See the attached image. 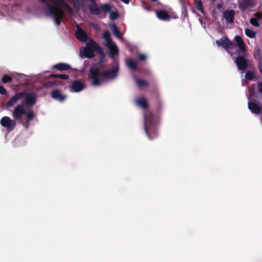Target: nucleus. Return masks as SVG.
<instances>
[{"instance_id": "obj_1", "label": "nucleus", "mask_w": 262, "mask_h": 262, "mask_svg": "<svg viewBox=\"0 0 262 262\" xmlns=\"http://www.w3.org/2000/svg\"><path fill=\"white\" fill-rule=\"evenodd\" d=\"M21 93L24 94L23 97H25V98L14 107L12 115L15 120L28 128L29 122L34 119L35 115L32 110H26L25 106L27 108L33 106L36 102V96L33 93L25 91Z\"/></svg>"}, {"instance_id": "obj_2", "label": "nucleus", "mask_w": 262, "mask_h": 262, "mask_svg": "<svg viewBox=\"0 0 262 262\" xmlns=\"http://www.w3.org/2000/svg\"><path fill=\"white\" fill-rule=\"evenodd\" d=\"M118 70L119 67L117 66L113 67L110 70L100 73L98 67L97 66L93 65L90 69L89 77L92 80V85L93 86H98L101 84V81L100 79V75L104 79L113 80L117 76Z\"/></svg>"}, {"instance_id": "obj_3", "label": "nucleus", "mask_w": 262, "mask_h": 262, "mask_svg": "<svg viewBox=\"0 0 262 262\" xmlns=\"http://www.w3.org/2000/svg\"><path fill=\"white\" fill-rule=\"evenodd\" d=\"M144 126L146 136L149 140H152L158 136L157 123L151 113L144 115Z\"/></svg>"}, {"instance_id": "obj_4", "label": "nucleus", "mask_w": 262, "mask_h": 262, "mask_svg": "<svg viewBox=\"0 0 262 262\" xmlns=\"http://www.w3.org/2000/svg\"><path fill=\"white\" fill-rule=\"evenodd\" d=\"M94 51H96L102 57L104 56V53L102 48L93 39H90L86 43V46L83 49V54L84 57L93 58L95 55Z\"/></svg>"}, {"instance_id": "obj_5", "label": "nucleus", "mask_w": 262, "mask_h": 262, "mask_svg": "<svg viewBox=\"0 0 262 262\" xmlns=\"http://www.w3.org/2000/svg\"><path fill=\"white\" fill-rule=\"evenodd\" d=\"M39 1L48 6V11L50 15L52 16L55 21L56 25H60L63 21V18L64 16V13L60 8L56 5L49 3L47 0H39Z\"/></svg>"}, {"instance_id": "obj_6", "label": "nucleus", "mask_w": 262, "mask_h": 262, "mask_svg": "<svg viewBox=\"0 0 262 262\" xmlns=\"http://www.w3.org/2000/svg\"><path fill=\"white\" fill-rule=\"evenodd\" d=\"M0 123L2 126L6 128L7 130L9 132L13 130L16 126L15 121L11 119L10 117L7 116L2 117Z\"/></svg>"}, {"instance_id": "obj_7", "label": "nucleus", "mask_w": 262, "mask_h": 262, "mask_svg": "<svg viewBox=\"0 0 262 262\" xmlns=\"http://www.w3.org/2000/svg\"><path fill=\"white\" fill-rule=\"evenodd\" d=\"M235 62L238 70L240 71H245L248 68L247 59L243 56H239L236 57Z\"/></svg>"}, {"instance_id": "obj_8", "label": "nucleus", "mask_w": 262, "mask_h": 262, "mask_svg": "<svg viewBox=\"0 0 262 262\" xmlns=\"http://www.w3.org/2000/svg\"><path fill=\"white\" fill-rule=\"evenodd\" d=\"M215 43L219 47H222L226 51H228L230 47L233 45L232 41L227 37H223L220 40H216Z\"/></svg>"}, {"instance_id": "obj_9", "label": "nucleus", "mask_w": 262, "mask_h": 262, "mask_svg": "<svg viewBox=\"0 0 262 262\" xmlns=\"http://www.w3.org/2000/svg\"><path fill=\"white\" fill-rule=\"evenodd\" d=\"M75 36L79 40L86 42L88 40V37L85 32L78 25L76 26Z\"/></svg>"}, {"instance_id": "obj_10", "label": "nucleus", "mask_w": 262, "mask_h": 262, "mask_svg": "<svg viewBox=\"0 0 262 262\" xmlns=\"http://www.w3.org/2000/svg\"><path fill=\"white\" fill-rule=\"evenodd\" d=\"M24 94L21 92L16 93L6 103V105L8 107H11L16 103L19 100L23 98Z\"/></svg>"}, {"instance_id": "obj_11", "label": "nucleus", "mask_w": 262, "mask_h": 262, "mask_svg": "<svg viewBox=\"0 0 262 262\" xmlns=\"http://www.w3.org/2000/svg\"><path fill=\"white\" fill-rule=\"evenodd\" d=\"M51 97L57 101L62 102L67 98V96L62 94L58 89H55L51 92Z\"/></svg>"}, {"instance_id": "obj_12", "label": "nucleus", "mask_w": 262, "mask_h": 262, "mask_svg": "<svg viewBox=\"0 0 262 262\" xmlns=\"http://www.w3.org/2000/svg\"><path fill=\"white\" fill-rule=\"evenodd\" d=\"M254 6L253 0H241L238 3V8L241 11H245L249 8H253Z\"/></svg>"}, {"instance_id": "obj_13", "label": "nucleus", "mask_w": 262, "mask_h": 262, "mask_svg": "<svg viewBox=\"0 0 262 262\" xmlns=\"http://www.w3.org/2000/svg\"><path fill=\"white\" fill-rule=\"evenodd\" d=\"M234 40L238 48L237 52L239 53H244L246 51V45L242 38L239 36L236 35L234 37Z\"/></svg>"}, {"instance_id": "obj_14", "label": "nucleus", "mask_w": 262, "mask_h": 262, "mask_svg": "<svg viewBox=\"0 0 262 262\" xmlns=\"http://www.w3.org/2000/svg\"><path fill=\"white\" fill-rule=\"evenodd\" d=\"M223 16L228 24L233 23L235 17V11L233 10H227L223 12Z\"/></svg>"}, {"instance_id": "obj_15", "label": "nucleus", "mask_w": 262, "mask_h": 262, "mask_svg": "<svg viewBox=\"0 0 262 262\" xmlns=\"http://www.w3.org/2000/svg\"><path fill=\"white\" fill-rule=\"evenodd\" d=\"M85 88V84L80 81V80H76L74 81L71 85V89L74 92H79L83 90Z\"/></svg>"}, {"instance_id": "obj_16", "label": "nucleus", "mask_w": 262, "mask_h": 262, "mask_svg": "<svg viewBox=\"0 0 262 262\" xmlns=\"http://www.w3.org/2000/svg\"><path fill=\"white\" fill-rule=\"evenodd\" d=\"M248 108L253 114H259L261 112L260 106L255 102H249L248 103Z\"/></svg>"}, {"instance_id": "obj_17", "label": "nucleus", "mask_w": 262, "mask_h": 262, "mask_svg": "<svg viewBox=\"0 0 262 262\" xmlns=\"http://www.w3.org/2000/svg\"><path fill=\"white\" fill-rule=\"evenodd\" d=\"M53 68L59 71H69L72 69L70 64L63 62H60L55 64L53 66Z\"/></svg>"}, {"instance_id": "obj_18", "label": "nucleus", "mask_w": 262, "mask_h": 262, "mask_svg": "<svg viewBox=\"0 0 262 262\" xmlns=\"http://www.w3.org/2000/svg\"><path fill=\"white\" fill-rule=\"evenodd\" d=\"M89 10L91 14L93 15H98L101 13L100 7H98L97 4L96 3H92L89 7Z\"/></svg>"}, {"instance_id": "obj_19", "label": "nucleus", "mask_w": 262, "mask_h": 262, "mask_svg": "<svg viewBox=\"0 0 262 262\" xmlns=\"http://www.w3.org/2000/svg\"><path fill=\"white\" fill-rule=\"evenodd\" d=\"M157 16L161 20H167L170 19V16L168 13L165 10H159L157 11Z\"/></svg>"}, {"instance_id": "obj_20", "label": "nucleus", "mask_w": 262, "mask_h": 262, "mask_svg": "<svg viewBox=\"0 0 262 262\" xmlns=\"http://www.w3.org/2000/svg\"><path fill=\"white\" fill-rule=\"evenodd\" d=\"M66 0H54L53 5H56L62 11V9H67L68 10H71L70 7L68 4L66 2Z\"/></svg>"}, {"instance_id": "obj_21", "label": "nucleus", "mask_w": 262, "mask_h": 262, "mask_svg": "<svg viewBox=\"0 0 262 262\" xmlns=\"http://www.w3.org/2000/svg\"><path fill=\"white\" fill-rule=\"evenodd\" d=\"M110 50V56L112 58L114 57L116 55H118L119 54V51L118 47L116 44L113 45L110 47H108Z\"/></svg>"}, {"instance_id": "obj_22", "label": "nucleus", "mask_w": 262, "mask_h": 262, "mask_svg": "<svg viewBox=\"0 0 262 262\" xmlns=\"http://www.w3.org/2000/svg\"><path fill=\"white\" fill-rule=\"evenodd\" d=\"M136 103L144 109H146L148 107V103L145 98H139L136 100Z\"/></svg>"}, {"instance_id": "obj_23", "label": "nucleus", "mask_w": 262, "mask_h": 262, "mask_svg": "<svg viewBox=\"0 0 262 262\" xmlns=\"http://www.w3.org/2000/svg\"><path fill=\"white\" fill-rule=\"evenodd\" d=\"M254 57L258 61L262 60V53L260 48H255L254 50Z\"/></svg>"}, {"instance_id": "obj_24", "label": "nucleus", "mask_w": 262, "mask_h": 262, "mask_svg": "<svg viewBox=\"0 0 262 262\" xmlns=\"http://www.w3.org/2000/svg\"><path fill=\"white\" fill-rule=\"evenodd\" d=\"M126 64H127V67L131 70H137V68H138L137 65L136 61H135L134 60L130 59H128L126 60Z\"/></svg>"}, {"instance_id": "obj_25", "label": "nucleus", "mask_w": 262, "mask_h": 262, "mask_svg": "<svg viewBox=\"0 0 262 262\" xmlns=\"http://www.w3.org/2000/svg\"><path fill=\"white\" fill-rule=\"evenodd\" d=\"M135 79L137 82V84L140 88H142L143 87L147 86L148 85V83L144 80L140 79L137 77H135Z\"/></svg>"}, {"instance_id": "obj_26", "label": "nucleus", "mask_w": 262, "mask_h": 262, "mask_svg": "<svg viewBox=\"0 0 262 262\" xmlns=\"http://www.w3.org/2000/svg\"><path fill=\"white\" fill-rule=\"evenodd\" d=\"M245 33L247 37L250 38H255L256 35V33L255 32L249 28H246L245 29Z\"/></svg>"}, {"instance_id": "obj_27", "label": "nucleus", "mask_w": 262, "mask_h": 262, "mask_svg": "<svg viewBox=\"0 0 262 262\" xmlns=\"http://www.w3.org/2000/svg\"><path fill=\"white\" fill-rule=\"evenodd\" d=\"M195 6L196 9L202 13H204V11L203 9V3L201 1L199 0H195L194 1Z\"/></svg>"}, {"instance_id": "obj_28", "label": "nucleus", "mask_w": 262, "mask_h": 262, "mask_svg": "<svg viewBox=\"0 0 262 262\" xmlns=\"http://www.w3.org/2000/svg\"><path fill=\"white\" fill-rule=\"evenodd\" d=\"M112 28L114 34L118 38H121L122 37V35L121 34L120 31L118 29L116 25L115 24H113L112 25Z\"/></svg>"}, {"instance_id": "obj_29", "label": "nucleus", "mask_w": 262, "mask_h": 262, "mask_svg": "<svg viewBox=\"0 0 262 262\" xmlns=\"http://www.w3.org/2000/svg\"><path fill=\"white\" fill-rule=\"evenodd\" d=\"M245 77L247 80H252L255 77V75L253 72L248 71L245 74Z\"/></svg>"}, {"instance_id": "obj_30", "label": "nucleus", "mask_w": 262, "mask_h": 262, "mask_svg": "<svg viewBox=\"0 0 262 262\" xmlns=\"http://www.w3.org/2000/svg\"><path fill=\"white\" fill-rule=\"evenodd\" d=\"M100 9L103 12H110L111 7L108 4H103L100 6Z\"/></svg>"}, {"instance_id": "obj_31", "label": "nucleus", "mask_w": 262, "mask_h": 262, "mask_svg": "<svg viewBox=\"0 0 262 262\" xmlns=\"http://www.w3.org/2000/svg\"><path fill=\"white\" fill-rule=\"evenodd\" d=\"M12 81V77L8 75L5 74L2 77V82L3 83H11Z\"/></svg>"}, {"instance_id": "obj_32", "label": "nucleus", "mask_w": 262, "mask_h": 262, "mask_svg": "<svg viewBox=\"0 0 262 262\" xmlns=\"http://www.w3.org/2000/svg\"><path fill=\"white\" fill-rule=\"evenodd\" d=\"M249 22L251 24L255 27H258L260 26V24L258 22L257 18H256L255 17L251 18L250 19Z\"/></svg>"}, {"instance_id": "obj_33", "label": "nucleus", "mask_w": 262, "mask_h": 262, "mask_svg": "<svg viewBox=\"0 0 262 262\" xmlns=\"http://www.w3.org/2000/svg\"><path fill=\"white\" fill-rule=\"evenodd\" d=\"M110 18L112 20H115L118 18L119 13L117 11H110Z\"/></svg>"}, {"instance_id": "obj_34", "label": "nucleus", "mask_w": 262, "mask_h": 262, "mask_svg": "<svg viewBox=\"0 0 262 262\" xmlns=\"http://www.w3.org/2000/svg\"><path fill=\"white\" fill-rule=\"evenodd\" d=\"M55 82L53 81H48L45 82L43 84V86L46 88H51L55 86Z\"/></svg>"}, {"instance_id": "obj_35", "label": "nucleus", "mask_w": 262, "mask_h": 262, "mask_svg": "<svg viewBox=\"0 0 262 262\" xmlns=\"http://www.w3.org/2000/svg\"><path fill=\"white\" fill-rule=\"evenodd\" d=\"M103 37L105 40H108L111 37V35L108 31H105L103 33Z\"/></svg>"}, {"instance_id": "obj_36", "label": "nucleus", "mask_w": 262, "mask_h": 262, "mask_svg": "<svg viewBox=\"0 0 262 262\" xmlns=\"http://www.w3.org/2000/svg\"><path fill=\"white\" fill-rule=\"evenodd\" d=\"M7 94V91L5 89V88L3 86L0 85V94L3 95H5Z\"/></svg>"}, {"instance_id": "obj_37", "label": "nucleus", "mask_w": 262, "mask_h": 262, "mask_svg": "<svg viewBox=\"0 0 262 262\" xmlns=\"http://www.w3.org/2000/svg\"><path fill=\"white\" fill-rule=\"evenodd\" d=\"M58 78L67 80L69 78V76L66 74H58Z\"/></svg>"}, {"instance_id": "obj_38", "label": "nucleus", "mask_w": 262, "mask_h": 262, "mask_svg": "<svg viewBox=\"0 0 262 262\" xmlns=\"http://www.w3.org/2000/svg\"><path fill=\"white\" fill-rule=\"evenodd\" d=\"M106 41V46L108 47L113 45L115 44L114 42L112 41L111 38L110 37L108 40H105Z\"/></svg>"}, {"instance_id": "obj_39", "label": "nucleus", "mask_w": 262, "mask_h": 262, "mask_svg": "<svg viewBox=\"0 0 262 262\" xmlns=\"http://www.w3.org/2000/svg\"><path fill=\"white\" fill-rule=\"evenodd\" d=\"M254 16H255L256 18H257V20L262 19V13L261 12H256L254 14Z\"/></svg>"}, {"instance_id": "obj_40", "label": "nucleus", "mask_w": 262, "mask_h": 262, "mask_svg": "<svg viewBox=\"0 0 262 262\" xmlns=\"http://www.w3.org/2000/svg\"><path fill=\"white\" fill-rule=\"evenodd\" d=\"M257 88L259 92L262 94V82H258L257 84Z\"/></svg>"}, {"instance_id": "obj_41", "label": "nucleus", "mask_w": 262, "mask_h": 262, "mask_svg": "<svg viewBox=\"0 0 262 262\" xmlns=\"http://www.w3.org/2000/svg\"><path fill=\"white\" fill-rule=\"evenodd\" d=\"M146 56L144 54H140L139 55V59L140 60H144L146 59Z\"/></svg>"}, {"instance_id": "obj_42", "label": "nucleus", "mask_w": 262, "mask_h": 262, "mask_svg": "<svg viewBox=\"0 0 262 262\" xmlns=\"http://www.w3.org/2000/svg\"><path fill=\"white\" fill-rule=\"evenodd\" d=\"M258 61V69L259 70H262V60H260V61Z\"/></svg>"}, {"instance_id": "obj_43", "label": "nucleus", "mask_w": 262, "mask_h": 262, "mask_svg": "<svg viewBox=\"0 0 262 262\" xmlns=\"http://www.w3.org/2000/svg\"><path fill=\"white\" fill-rule=\"evenodd\" d=\"M58 75L57 74H52L49 75V77L50 78H58Z\"/></svg>"}, {"instance_id": "obj_44", "label": "nucleus", "mask_w": 262, "mask_h": 262, "mask_svg": "<svg viewBox=\"0 0 262 262\" xmlns=\"http://www.w3.org/2000/svg\"><path fill=\"white\" fill-rule=\"evenodd\" d=\"M157 102L158 104V107L159 108H160L162 106V102L161 101L159 98H158L157 99Z\"/></svg>"}, {"instance_id": "obj_45", "label": "nucleus", "mask_w": 262, "mask_h": 262, "mask_svg": "<svg viewBox=\"0 0 262 262\" xmlns=\"http://www.w3.org/2000/svg\"><path fill=\"white\" fill-rule=\"evenodd\" d=\"M53 81L55 82H54L55 85H60L61 83V81H58V80H55V81Z\"/></svg>"}, {"instance_id": "obj_46", "label": "nucleus", "mask_w": 262, "mask_h": 262, "mask_svg": "<svg viewBox=\"0 0 262 262\" xmlns=\"http://www.w3.org/2000/svg\"><path fill=\"white\" fill-rule=\"evenodd\" d=\"M121 1L126 4H128L129 2V0H121Z\"/></svg>"}, {"instance_id": "obj_47", "label": "nucleus", "mask_w": 262, "mask_h": 262, "mask_svg": "<svg viewBox=\"0 0 262 262\" xmlns=\"http://www.w3.org/2000/svg\"><path fill=\"white\" fill-rule=\"evenodd\" d=\"M216 7L218 8V9H221V7H222V4H217L216 5Z\"/></svg>"}, {"instance_id": "obj_48", "label": "nucleus", "mask_w": 262, "mask_h": 262, "mask_svg": "<svg viewBox=\"0 0 262 262\" xmlns=\"http://www.w3.org/2000/svg\"><path fill=\"white\" fill-rule=\"evenodd\" d=\"M76 1L77 3H78L79 4H80L81 2H82V0H75Z\"/></svg>"}, {"instance_id": "obj_49", "label": "nucleus", "mask_w": 262, "mask_h": 262, "mask_svg": "<svg viewBox=\"0 0 262 262\" xmlns=\"http://www.w3.org/2000/svg\"><path fill=\"white\" fill-rule=\"evenodd\" d=\"M14 89H16L17 88L19 87V85L18 84L14 85Z\"/></svg>"}, {"instance_id": "obj_50", "label": "nucleus", "mask_w": 262, "mask_h": 262, "mask_svg": "<svg viewBox=\"0 0 262 262\" xmlns=\"http://www.w3.org/2000/svg\"><path fill=\"white\" fill-rule=\"evenodd\" d=\"M90 2H91L92 3H96V0H89Z\"/></svg>"}, {"instance_id": "obj_51", "label": "nucleus", "mask_w": 262, "mask_h": 262, "mask_svg": "<svg viewBox=\"0 0 262 262\" xmlns=\"http://www.w3.org/2000/svg\"><path fill=\"white\" fill-rule=\"evenodd\" d=\"M151 1L153 2H157L158 0H150Z\"/></svg>"}, {"instance_id": "obj_52", "label": "nucleus", "mask_w": 262, "mask_h": 262, "mask_svg": "<svg viewBox=\"0 0 262 262\" xmlns=\"http://www.w3.org/2000/svg\"><path fill=\"white\" fill-rule=\"evenodd\" d=\"M216 1V0H212V1H213V2H214V1Z\"/></svg>"}, {"instance_id": "obj_53", "label": "nucleus", "mask_w": 262, "mask_h": 262, "mask_svg": "<svg viewBox=\"0 0 262 262\" xmlns=\"http://www.w3.org/2000/svg\"><path fill=\"white\" fill-rule=\"evenodd\" d=\"M216 1V0H212V1H213V2H214V1Z\"/></svg>"}]
</instances>
